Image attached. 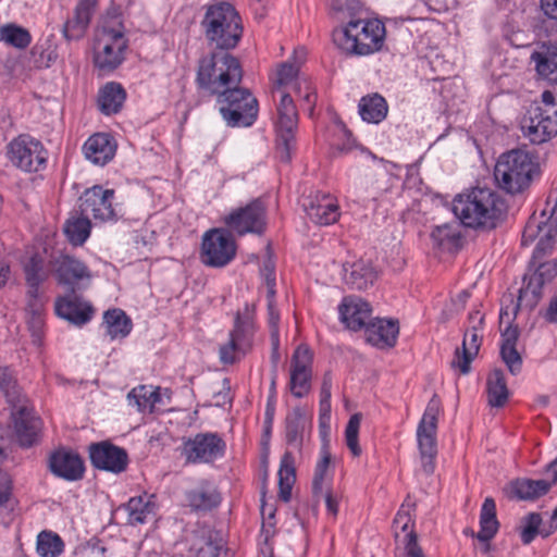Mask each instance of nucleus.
<instances>
[{"instance_id":"f257e3e1","label":"nucleus","mask_w":557,"mask_h":557,"mask_svg":"<svg viewBox=\"0 0 557 557\" xmlns=\"http://www.w3.org/2000/svg\"><path fill=\"white\" fill-rule=\"evenodd\" d=\"M504 210L499 196L486 187H475L453 200L456 218L470 228H494Z\"/></svg>"},{"instance_id":"f03ea898","label":"nucleus","mask_w":557,"mask_h":557,"mask_svg":"<svg viewBox=\"0 0 557 557\" xmlns=\"http://www.w3.org/2000/svg\"><path fill=\"white\" fill-rule=\"evenodd\" d=\"M243 70L239 61L226 50L212 52L200 59L196 81L200 88L212 95L239 85Z\"/></svg>"},{"instance_id":"7ed1b4c3","label":"nucleus","mask_w":557,"mask_h":557,"mask_svg":"<svg viewBox=\"0 0 557 557\" xmlns=\"http://www.w3.org/2000/svg\"><path fill=\"white\" fill-rule=\"evenodd\" d=\"M127 40L124 36V26L119 16L103 18L97 29L94 44V64L102 73L114 71L124 60Z\"/></svg>"},{"instance_id":"20e7f679","label":"nucleus","mask_w":557,"mask_h":557,"mask_svg":"<svg viewBox=\"0 0 557 557\" xmlns=\"http://www.w3.org/2000/svg\"><path fill=\"white\" fill-rule=\"evenodd\" d=\"M201 24L209 44L220 50L235 48L243 35L242 20L230 3L210 5Z\"/></svg>"},{"instance_id":"39448f33","label":"nucleus","mask_w":557,"mask_h":557,"mask_svg":"<svg viewBox=\"0 0 557 557\" xmlns=\"http://www.w3.org/2000/svg\"><path fill=\"white\" fill-rule=\"evenodd\" d=\"M517 300L512 295H505L502 298L499 311V332H500V359L512 375H518L522 371V357L517 349V342L520 336V326L516 322L522 300V287L517 289Z\"/></svg>"},{"instance_id":"423d86ee","label":"nucleus","mask_w":557,"mask_h":557,"mask_svg":"<svg viewBox=\"0 0 557 557\" xmlns=\"http://www.w3.org/2000/svg\"><path fill=\"white\" fill-rule=\"evenodd\" d=\"M384 24L379 20L350 21L347 26L334 33V41L347 53L367 55L383 45Z\"/></svg>"},{"instance_id":"0eeeda50","label":"nucleus","mask_w":557,"mask_h":557,"mask_svg":"<svg viewBox=\"0 0 557 557\" xmlns=\"http://www.w3.org/2000/svg\"><path fill=\"white\" fill-rule=\"evenodd\" d=\"M216 106L230 127L251 126L258 116L257 98L247 88L233 85L216 95Z\"/></svg>"},{"instance_id":"6e6552de","label":"nucleus","mask_w":557,"mask_h":557,"mask_svg":"<svg viewBox=\"0 0 557 557\" xmlns=\"http://www.w3.org/2000/svg\"><path fill=\"white\" fill-rule=\"evenodd\" d=\"M5 154L14 168L26 173L44 170L48 158L44 145L25 134L18 135L7 145Z\"/></svg>"},{"instance_id":"1a4fd4ad","label":"nucleus","mask_w":557,"mask_h":557,"mask_svg":"<svg viewBox=\"0 0 557 557\" xmlns=\"http://www.w3.org/2000/svg\"><path fill=\"white\" fill-rule=\"evenodd\" d=\"M280 102L276 107L277 119L276 129V150L282 162H289L292 153L295 150V131L298 123V114L294 100L286 91H281Z\"/></svg>"},{"instance_id":"9d476101","label":"nucleus","mask_w":557,"mask_h":557,"mask_svg":"<svg viewBox=\"0 0 557 557\" xmlns=\"http://www.w3.org/2000/svg\"><path fill=\"white\" fill-rule=\"evenodd\" d=\"M441 412V401L436 395L430 399L417 429V440L422 468L425 473L434 471V459L437 453L436 430L437 417Z\"/></svg>"},{"instance_id":"9b49d317","label":"nucleus","mask_w":557,"mask_h":557,"mask_svg":"<svg viewBox=\"0 0 557 557\" xmlns=\"http://www.w3.org/2000/svg\"><path fill=\"white\" fill-rule=\"evenodd\" d=\"M252 335V310L246 305L244 311L236 314L228 342L220 347L221 362L232 364L238 359L239 355H245L251 347Z\"/></svg>"},{"instance_id":"f8f14e48","label":"nucleus","mask_w":557,"mask_h":557,"mask_svg":"<svg viewBox=\"0 0 557 557\" xmlns=\"http://www.w3.org/2000/svg\"><path fill=\"white\" fill-rule=\"evenodd\" d=\"M226 444L216 433H198L183 444L182 455L188 463H211L224 456Z\"/></svg>"},{"instance_id":"ddd939ff","label":"nucleus","mask_w":557,"mask_h":557,"mask_svg":"<svg viewBox=\"0 0 557 557\" xmlns=\"http://www.w3.org/2000/svg\"><path fill=\"white\" fill-rule=\"evenodd\" d=\"M114 190L96 185L86 189L79 198L81 213L99 222L115 221L119 210L114 205Z\"/></svg>"},{"instance_id":"4468645a","label":"nucleus","mask_w":557,"mask_h":557,"mask_svg":"<svg viewBox=\"0 0 557 557\" xmlns=\"http://www.w3.org/2000/svg\"><path fill=\"white\" fill-rule=\"evenodd\" d=\"M265 207L256 199L245 207L233 210L224 216V223L230 231L243 236L248 233L262 234L265 230Z\"/></svg>"},{"instance_id":"2eb2a0df","label":"nucleus","mask_w":557,"mask_h":557,"mask_svg":"<svg viewBox=\"0 0 557 557\" xmlns=\"http://www.w3.org/2000/svg\"><path fill=\"white\" fill-rule=\"evenodd\" d=\"M527 114L528 125H524V136L532 144H544L557 135V110L543 108L537 100H531Z\"/></svg>"},{"instance_id":"dca6fc26","label":"nucleus","mask_w":557,"mask_h":557,"mask_svg":"<svg viewBox=\"0 0 557 557\" xmlns=\"http://www.w3.org/2000/svg\"><path fill=\"white\" fill-rule=\"evenodd\" d=\"M235 243L231 235L221 228L208 231L202 238V262L210 267H224L235 257Z\"/></svg>"},{"instance_id":"f3484780","label":"nucleus","mask_w":557,"mask_h":557,"mask_svg":"<svg viewBox=\"0 0 557 557\" xmlns=\"http://www.w3.org/2000/svg\"><path fill=\"white\" fill-rule=\"evenodd\" d=\"M470 326L465 333L462 348L455 351L451 360V368L460 371L461 374H468L471 369V362L479 352L483 330L484 315L480 311H473L469 314Z\"/></svg>"},{"instance_id":"a211bd4d","label":"nucleus","mask_w":557,"mask_h":557,"mask_svg":"<svg viewBox=\"0 0 557 557\" xmlns=\"http://www.w3.org/2000/svg\"><path fill=\"white\" fill-rule=\"evenodd\" d=\"M494 177L498 187L508 194L522 190V151L512 149L499 156Z\"/></svg>"},{"instance_id":"6ab92c4d","label":"nucleus","mask_w":557,"mask_h":557,"mask_svg":"<svg viewBox=\"0 0 557 557\" xmlns=\"http://www.w3.org/2000/svg\"><path fill=\"white\" fill-rule=\"evenodd\" d=\"M89 458L95 468L114 474L124 472L128 465L126 450L107 441L91 444Z\"/></svg>"},{"instance_id":"aec40b11","label":"nucleus","mask_w":557,"mask_h":557,"mask_svg":"<svg viewBox=\"0 0 557 557\" xmlns=\"http://www.w3.org/2000/svg\"><path fill=\"white\" fill-rule=\"evenodd\" d=\"M311 352L307 346L300 345L293 354L290 361L289 388L292 394L301 398L310 391Z\"/></svg>"},{"instance_id":"412c9836","label":"nucleus","mask_w":557,"mask_h":557,"mask_svg":"<svg viewBox=\"0 0 557 557\" xmlns=\"http://www.w3.org/2000/svg\"><path fill=\"white\" fill-rule=\"evenodd\" d=\"M412 527L413 522L410 513L403 506L393 522L396 548L403 547L408 557H425L418 545L417 534Z\"/></svg>"},{"instance_id":"4be33fe9","label":"nucleus","mask_w":557,"mask_h":557,"mask_svg":"<svg viewBox=\"0 0 557 557\" xmlns=\"http://www.w3.org/2000/svg\"><path fill=\"white\" fill-rule=\"evenodd\" d=\"M338 311L341 321L351 331L364 329L372 319L370 304L359 297H345Z\"/></svg>"},{"instance_id":"5701e85b","label":"nucleus","mask_w":557,"mask_h":557,"mask_svg":"<svg viewBox=\"0 0 557 557\" xmlns=\"http://www.w3.org/2000/svg\"><path fill=\"white\" fill-rule=\"evenodd\" d=\"M530 63L534 65L540 78L557 85V45L550 42L536 45L531 52Z\"/></svg>"},{"instance_id":"b1692460","label":"nucleus","mask_w":557,"mask_h":557,"mask_svg":"<svg viewBox=\"0 0 557 557\" xmlns=\"http://www.w3.org/2000/svg\"><path fill=\"white\" fill-rule=\"evenodd\" d=\"M12 418L17 438L23 446H32L40 429V420L33 410L26 405V401L12 408Z\"/></svg>"},{"instance_id":"393cba45","label":"nucleus","mask_w":557,"mask_h":557,"mask_svg":"<svg viewBox=\"0 0 557 557\" xmlns=\"http://www.w3.org/2000/svg\"><path fill=\"white\" fill-rule=\"evenodd\" d=\"M51 472L67 481H77L83 478L85 467L78 454L60 449L54 451L49 459Z\"/></svg>"},{"instance_id":"a878e982","label":"nucleus","mask_w":557,"mask_h":557,"mask_svg":"<svg viewBox=\"0 0 557 557\" xmlns=\"http://www.w3.org/2000/svg\"><path fill=\"white\" fill-rule=\"evenodd\" d=\"M534 273L530 276L527 288H524V298L528 297V305L536 306L542 298L543 286L550 282L557 275V259L549 261L537 260Z\"/></svg>"},{"instance_id":"bb28decb","label":"nucleus","mask_w":557,"mask_h":557,"mask_svg":"<svg viewBox=\"0 0 557 557\" xmlns=\"http://www.w3.org/2000/svg\"><path fill=\"white\" fill-rule=\"evenodd\" d=\"M95 0H79L74 9L73 16L63 25V35L67 40H79L89 27L96 10Z\"/></svg>"},{"instance_id":"cd10ccee","label":"nucleus","mask_w":557,"mask_h":557,"mask_svg":"<svg viewBox=\"0 0 557 557\" xmlns=\"http://www.w3.org/2000/svg\"><path fill=\"white\" fill-rule=\"evenodd\" d=\"M115 151V140L112 136L106 133L94 134L83 146L85 158L97 165H104L111 161Z\"/></svg>"},{"instance_id":"c85d7f7f","label":"nucleus","mask_w":557,"mask_h":557,"mask_svg":"<svg viewBox=\"0 0 557 557\" xmlns=\"http://www.w3.org/2000/svg\"><path fill=\"white\" fill-rule=\"evenodd\" d=\"M92 312L91 306L74 294L69 297L60 298L55 302V313L60 318L76 325L87 323L91 319Z\"/></svg>"},{"instance_id":"c756f323","label":"nucleus","mask_w":557,"mask_h":557,"mask_svg":"<svg viewBox=\"0 0 557 557\" xmlns=\"http://www.w3.org/2000/svg\"><path fill=\"white\" fill-rule=\"evenodd\" d=\"M308 218L320 225L335 223L339 216L338 207L329 195L309 199L304 203Z\"/></svg>"},{"instance_id":"7c9ffc66","label":"nucleus","mask_w":557,"mask_h":557,"mask_svg":"<svg viewBox=\"0 0 557 557\" xmlns=\"http://www.w3.org/2000/svg\"><path fill=\"white\" fill-rule=\"evenodd\" d=\"M52 271L59 283L71 285L78 280L89 278V272L84 263L69 256H59L51 261Z\"/></svg>"},{"instance_id":"2f4dec72","label":"nucleus","mask_w":557,"mask_h":557,"mask_svg":"<svg viewBox=\"0 0 557 557\" xmlns=\"http://www.w3.org/2000/svg\"><path fill=\"white\" fill-rule=\"evenodd\" d=\"M377 277V272L368 261L359 260L343 268L345 283L354 289L363 290L372 286Z\"/></svg>"},{"instance_id":"473e14b6","label":"nucleus","mask_w":557,"mask_h":557,"mask_svg":"<svg viewBox=\"0 0 557 557\" xmlns=\"http://www.w3.org/2000/svg\"><path fill=\"white\" fill-rule=\"evenodd\" d=\"M364 329L368 341L375 346H393L399 332L394 321L383 319H371Z\"/></svg>"},{"instance_id":"72a5a7b5","label":"nucleus","mask_w":557,"mask_h":557,"mask_svg":"<svg viewBox=\"0 0 557 557\" xmlns=\"http://www.w3.org/2000/svg\"><path fill=\"white\" fill-rule=\"evenodd\" d=\"M122 509L127 513L128 524H143L156 516L153 495L132 497Z\"/></svg>"},{"instance_id":"f704fd0d","label":"nucleus","mask_w":557,"mask_h":557,"mask_svg":"<svg viewBox=\"0 0 557 557\" xmlns=\"http://www.w3.org/2000/svg\"><path fill=\"white\" fill-rule=\"evenodd\" d=\"M126 401L137 412H152L154 405L160 401L159 387L138 385L128 392Z\"/></svg>"},{"instance_id":"c9c22d12","label":"nucleus","mask_w":557,"mask_h":557,"mask_svg":"<svg viewBox=\"0 0 557 557\" xmlns=\"http://www.w3.org/2000/svg\"><path fill=\"white\" fill-rule=\"evenodd\" d=\"M125 99L126 92L122 85L110 82L100 89L98 106L103 114L111 115L121 111Z\"/></svg>"},{"instance_id":"e433bc0d","label":"nucleus","mask_w":557,"mask_h":557,"mask_svg":"<svg viewBox=\"0 0 557 557\" xmlns=\"http://www.w3.org/2000/svg\"><path fill=\"white\" fill-rule=\"evenodd\" d=\"M557 530V508L549 519L544 521L541 513H529L524 523V545L531 543L537 535L547 537Z\"/></svg>"},{"instance_id":"4c0bfd02","label":"nucleus","mask_w":557,"mask_h":557,"mask_svg":"<svg viewBox=\"0 0 557 557\" xmlns=\"http://www.w3.org/2000/svg\"><path fill=\"white\" fill-rule=\"evenodd\" d=\"M486 394L487 403L491 407L500 408L508 400L509 391L505 374L500 369L495 368L488 373L486 379Z\"/></svg>"},{"instance_id":"58836bf2","label":"nucleus","mask_w":557,"mask_h":557,"mask_svg":"<svg viewBox=\"0 0 557 557\" xmlns=\"http://www.w3.org/2000/svg\"><path fill=\"white\" fill-rule=\"evenodd\" d=\"M498 527L495 502L493 498L486 497L481 508L480 531L476 534V539L480 542L488 543L497 533Z\"/></svg>"},{"instance_id":"ea45409f","label":"nucleus","mask_w":557,"mask_h":557,"mask_svg":"<svg viewBox=\"0 0 557 557\" xmlns=\"http://www.w3.org/2000/svg\"><path fill=\"white\" fill-rule=\"evenodd\" d=\"M308 419L300 407L294 408L285 420V438L288 445L300 447Z\"/></svg>"},{"instance_id":"a19ab883","label":"nucleus","mask_w":557,"mask_h":557,"mask_svg":"<svg viewBox=\"0 0 557 557\" xmlns=\"http://www.w3.org/2000/svg\"><path fill=\"white\" fill-rule=\"evenodd\" d=\"M388 111L386 100L379 94L366 96L359 102V113L363 121L377 124L382 122Z\"/></svg>"},{"instance_id":"79ce46f5","label":"nucleus","mask_w":557,"mask_h":557,"mask_svg":"<svg viewBox=\"0 0 557 557\" xmlns=\"http://www.w3.org/2000/svg\"><path fill=\"white\" fill-rule=\"evenodd\" d=\"M44 298L38 287H28L26 315L27 323L34 334H38L44 325Z\"/></svg>"},{"instance_id":"37998d69","label":"nucleus","mask_w":557,"mask_h":557,"mask_svg":"<svg viewBox=\"0 0 557 557\" xmlns=\"http://www.w3.org/2000/svg\"><path fill=\"white\" fill-rule=\"evenodd\" d=\"M103 323L107 334L111 339L123 338L132 330V321L121 309H111L104 312Z\"/></svg>"},{"instance_id":"c03bdc74","label":"nucleus","mask_w":557,"mask_h":557,"mask_svg":"<svg viewBox=\"0 0 557 557\" xmlns=\"http://www.w3.org/2000/svg\"><path fill=\"white\" fill-rule=\"evenodd\" d=\"M320 459L315 465L314 475L312 480V493L314 497L319 496V493H323L324 488H330L331 475V454L326 446H323L320 451Z\"/></svg>"},{"instance_id":"a18cd8bd","label":"nucleus","mask_w":557,"mask_h":557,"mask_svg":"<svg viewBox=\"0 0 557 557\" xmlns=\"http://www.w3.org/2000/svg\"><path fill=\"white\" fill-rule=\"evenodd\" d=\"M557 235V203L554 206L548 219V231L546 235L539 240L533 251L530 265H535L537 260H542L546 255L553 250L555 237Z\"/></svg>"},{"instance_id":"49530a36","label":"nucleus","mask_w":557,"mask_h":557,"mask_svg":"<svg viewBox=\"0 0 557 557\" xmlns=\"http://www.w3.org/2000/svg\"><path fill=\"white\" fill-rule=\"evenodd\" d=\"M89 218L84 214L73 215L66 221L64 233L73 245H83L89 237L91 227Z\"/></svg>"},{"instance_id":"de8ad7c7","label":"nucleus","mask_w":557,"mask_h":557,"mask_svg":"<svg viewBox=\"0 0 557 557\" xmlns=\"http://www.w3.org/2000/svg\"><path fill=\"white\" fill-rule=\"evenodd\" d=\"M0 392L7 401L13 407L26 401L12 370L9 367H0Z\"/></svg>"},{"instance_id":"09e8293b","label":"nucleus","mask_w":557,"mask_h":557,"mask_svg":"<svg viewBox=\"0 0 557 557\" xmlns=\"http://www.w3.org/2000/svg\"><path fill=\"white\" fill-rule=\"evenodd\" d=\"M545 160L546 152L542 149L524 150V188L541 178Z\"/></svg>"},{"instance_id":"8fccbe9b","label":"nucleus","mask_w":557,"mask_h":557,"mask_svg":"<svg viewBox=\"0 0 557 557\" xmlns=\"http://www.w3.org/2000/svg\"><path fill=\"white\" fill-rule=\"evenodd\" d=\"M187 500L194 509L209 510L220 504V495L214 487L205 485L188 492Z\"/></svg>"},{"instance_id":"3c124183","label":"nucleus","mask_w":557,"mask_h":557,"mask_svg":"<svg viewBox=\"0 0 557 557\" xmlns=\"http://www.w3.org/2000/svg\"><path fill=\"white\" fill-rule=\"evenodd\" d=\"M294 482L295 469L293 467V456L290 453H285L278 469L280 498L284 502H288L290 499Z\"/></svg>"},{"instance_id":"603ef678","label":"nucleus","mask_w":557,"mask_h":557,"mask_svg":"<svg viewBox=\"0 0 557 557\" xmlns=\"http://www.w3.org/2000/svg\"><path fill=\"white\" fill-rule=\"evenodd\" d=\"M63 548L64 543L57 533L42 531L38 534L36 549L40 557H58Z\"/></svg>"},{"instance_id":"864d4df0","label":"nucleus","mask_w":557,"mask_h":557,"mask_svg":"<svg viewBox=\"0 0 557 557\" xmlns=\"http://www.w3.org/2000/svg\"><path fill=\"white\" fill-rule=\"evenodd\" d=\"M25 278L28 287H38L45 282L49 272L44 267V259L39 255H34L24 264Z\"/></svg>"},{"instance_id":"5fc2aeb1","label":"nucleus","mask_w":557,"mask_h":557,"mask_svg":"<svg viewBox=\"0 0 557 557\" xmlns=\"http://www.w3.org/2000/svg\"><path fill=\"white\" fill-rule=\"evenodd\" d=\"M0 38L16 48H25L30 42L28 30L15 25L3 26L0 29Z\"/></svg>"},{"instance_id":"6e6d98bb","label":"nucleus","mask_w":557,"mask_h":557,"mask_svg":"<svg viewBox=\"0 0 557 557\" xmlns=\"http://www.w3.org/2000/svg\"><path fill=\"white\" fill-rule=\"evenodd\" d=\"M361 413L352 414L345 429L346 445L351 454L357 457L361 454V448L358 443L359 428L361 423Z\"/></svg>"},{"instance_id":"4d7b16f0","label":"nucleus","mask_w":557,"mask_h":557,"mask_svg":"<svg viewBox=\"0 0 557 557\" xmlns=\"http://www.w3.org/2000/svg\"><path fill=\"white\" fill-rule=\"evenodd\" d=\"M298 74V65L286 61L282 63L276 73V79L273 87V96L285 91L283 88L290 84Z\"/></svg>"},{"instance_id":"13d9d810","label":"nucleus","mask_w":557,"mask_h":557,"mask_svg":"<svg viewBox=\"0 0 557 557\" xmlns=\"http://www.w3.org/2000/svg\"><path fill=\"white\" fill-rule=\"evenodd\" d=\"M431 237L438 246L444 248L456 245L460 239L459 233L449 224L436 226L432 231Z\"/></svg>"},{"instance_id":"bf43d9fd","label":"nucleus","mask_w":557,"mask_h":557,"mask_svg":"<svg viewBox=\"0 0 557 557\" xmlns=\"http://www.w3.org/2000/svg\"><path fill=\"white\" fill-rule=\"evenodd\" d=\"M549 488L550 484L544 480H524V500L545 495Z\"/></svg>"},{"instance_id":"052dcab7","label":"nucleus","mask_w":557,"mask_h":557,"mask_svg":"<svg viewBox=\"0 0 557 557\" xmlns=\"http://www.w3.org/2000/svg\"><path fill=\"white\" fill-rule=\"evenodd\" d=\"M273 298L274 297H270L268 295V315H269L268 321H269V326H270V331H271L272 344L276 346L280 344V339H278L280 313L274 306Z\"/></svg>"},{"instance_id":"680f3d73","label":"nucleus","mask_w":557,"mask_h":557,"mask_svg":"<svg viewBox=\"0 0 557 557\" xmlns=\"http://www.w3.org/2000/svg\"><path fill=\"white\" fill-rule=\"evenodd\" d=\"M317 502L323 499L327 509V512L333 517H336L338 512V497L331 488H324L323 493H319L318 497H314Z\"/></svg>"},{"instance_id":"e2e57ef3","label":"nucleus","mask_w":557,"mask_h":557,"mask_svg":"<svg viewBox=\"0 0 557 557\" xmlns=\"http://www.w3.org/2000/svg\"><path fill=\"white\" fill-rule=\"evenodd\" d=\"M261 273L264 276L267 288H268V295L270 297H274L275 295V276H274V264L269 259L263 263V267L261 269Z\"/></svg>"},{"instance_id":"0e129e2a","label":"nucleus","mask_w":557,"mask_h":557,"mask_svg":"<svg viewBox=\"0 0 557 557\" xmlns=\"http://www.w3.org/2000/svg\"><path fill=\"white\" fill-rule=\"evenodd\" d=\"M504 493L510 500H522V482L519 479L511 481L504 487Z\"/></svg>"},{"instance_id":"69168bd1","label":"nucleus","mask_w":557,"mask_h":557,"mask_svg":"<svg viewBox=\"0 0 557 557\" xmlns=\"http://www.w3.org/2000/svg\"><path fill=\"white\" fill-rule=\"evenodd\" d=\"M341 135L343 137V143L336 144V150L339 153H347L355 147V139L352 138L351 133L344 125L341 128Z\"/></svg>"},{"instance_id":"338daca9","label":"nucleus","mask_w":557,"mask_h":557,"mask_svg":"<svg viewBox=\"0 0 557 557\" xmlns=\"http://www.w3.org/2000/svg\"><path fill=\"white\" fill-rule=\"evenodd\" d=\"M429 8L436 11H447L457 5V0H422Z\"/></svg>"},{"instance_id":"774afa93","label":"nucleus","mask_w":557,"mask_h":557,"mask_svg":"<svg viewBox=\"0 0 557 557\" xmlns=\"http://www.w3.org/2000/svg\"><path fill=\"white\" fill-rule=\"evenodd\" d=\"M543 13L550 20H557V0H540Z\"/></svg>"}]
</instances>
